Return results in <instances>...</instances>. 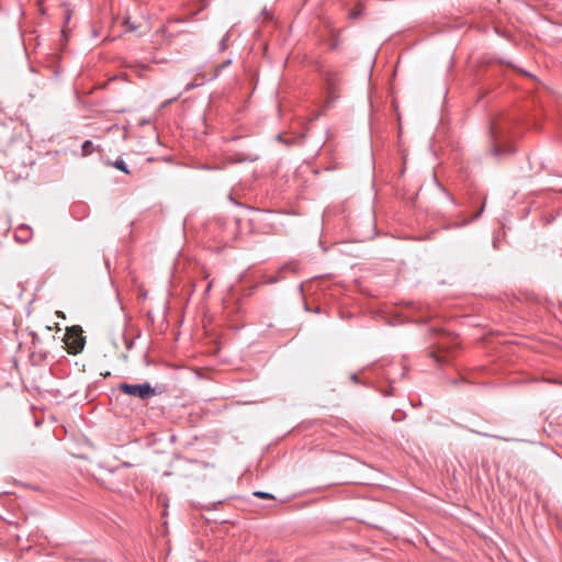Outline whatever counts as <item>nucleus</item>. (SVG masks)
<instances>
[{"label":"nucleus","instance_id":"1","mask_svg":"<svg viewBox=\"0 0 562 562\" xmlns=\"http://www.w3.org/2000/svg\"><path fill=\"white\" fill-rule=\"evenodd\" d=\"M305 277V266L296 259H291L279 266L276 276L271 277L268 281H283Z\"/></svg>","mask_w":562,"mask_h":562},{"label":"nucleus","instance_id":"2","mask_svg":"<svg viewBox=\"0 0 562 562\" xmlns=\"http://www.w3.org/2000/svg\"><path fill=\"white\" fill-rule=\"evenodd\" d=\"M64 341L69 353L77 355L81 352L86 344V338L82 336L81 327L71 326L67 328Z\"/></svg>","mask_w":562,"mask_h":562},{"label":"nucleus","instance_id":"3","mask_svg":"<svg viewBox=\"0 0 562 562\" xmlns=\"http://www.w3.org/2000/svg\"><path fill=\"white\" fill-rule=\"evenodd\" d=\"M119 390L126 395L138 397L140 400H148L156 394L155 390L148 382L142 384L121 383L119 385Z\"/></svg>","mask_w":562,"mask_h":562},{"label":"nucleus","instance_id":"4","mask_svg":"<svg viewBox=\"0 0 562 562\" xmlns=\"http://www.w3.org/2000/svg\"><path fill=\"white\" fill-rule=\"evenodd\" d=\"M321 74L327 83L328 90L330 93H334L340 83L339 74L333 69H324L321 71Z\"/></svg>","mask_w":562,"mask_h":562},{"label":"nucleus","instance_id":"5","mask_svg":"<svg viewBox=\"0 0 562 562\" xmlns=\"http://www.w3.org/2000/svg\"><path fill=\"white\" fill-rule=\"evenodd\" d=\"M237 300L238 299H235V289H234V286L232 284L228 285V288L226 290V294L222 299L224 307L228 308L229 305L234 304L235 301H237Z\"/></svg>","mask_w":562,"mask_h":562},{"label":"nucleus","instance_id":"6","mask_svg":"<svg viewBox=\"0 0 562 562\" xmlns=\"http://www.w3.org/2000/svg\"><path fill=\"white\" fill-rule=\"evenodd\" d=\"M105 165H106V166L114 167V168H116L117 170H120V171H122V172H124V173H126V175H130V173H131V171H130V169H128V167H127L126 162H125V161H124V159H123V158H121V157L116 158L114 161H106V162H105Z\"/></svg>","mask_w":562,"mask_h":562},{"label":"nucleus","instance_id":"7","mask_svg":"<svg viewBox=\"0 0 562 562\" xmlns=\"http://www.w3.org/2000/svg\"><path fill=\"white\" fill-rule=\"evenodd\" d=\"M95 149L97 148L91 140H85L81 146V156L87 157L91 155Z\"/></svg>","mask_w":562,"mask_h":562},{"label":"nucleus","instance_id":"8","mask_svg":"<svg viewBox=\"0 0 562 562\" xmlns=\"http://www.w3.org/2000/svg\"><path fill=\"white\" fill-rule=\"evenodd\" d=\"M364 11V5L362 3H358L355 9H352L349 13L351 19H358L362 12Z\"/></svg>","mask_w":562,"mask_h":562},{"label":"nucleus","instance_id":"9","mask_svg":"<svg viewBox=\"0 0 562 562\" xmlns=\"http://www.w3.org/2000/svg\"><path fill=\"white\" fill-rule=\"evenodd\" d=\"M483 209H484V204H482V206H481V207H480L475 213H473V214H472V216H471V218H470V220H463V221H461V220L459 218V226H461V225H465V224L470 223L471 221H473V220H475V218L480 217V215H481V214H482V212H483Z\"/></svg>","mask_w":562,"mask_h":562},{"label":"nucleus","instance_id":"10","mask_svg":"<svg viewBox=\"0 0 562 562\" xmlns=\"http://www.w3.org/2000/svg\"><path fill=\"white\" fill-rule=\"evenodd\" d=\"M254 495L258 498H262V499H272L273 498V495L270 494V493H267V492H261V491H257L254 493Z\"/></svg>","mask_w":562,"mask_h":562},{"label":"nucleus","instance_id":"11","mask_svg":"<svg viewBox=\"0 0 562 562\" xmlns=\"http://www.w3.org/2000/svg\"><path fill=\"white\" fill-rule=\"evenodd\" d=\"M228 34L226 33L220 42V49L225 50L227 48Z\"/></svg>","mask_w":562,"mask_h":562},{"label":"nucleus","instance_id":"12","mask_svg":"<svg viewBox=\"0 0 562 562\" xmlns=\"http://www.w3.org/2000/svg\"><path fill=\"white\" fill-rule=\"evenodd\" d=\"M258 159H259V156L255 155V156H245V157H243V158H240V159H238V160H239V161H246V160H248V161H251V162H252V161H256V160H258Z\"/></svg>","mask_w":562,"mask_h":562},{"label":"nucleus","instance_id":"13","mask_svg":"<svg viewBox=\"0 0 562 562\" xmlns=\"http://www.w3.org/2000/svg\"><path fill=\"white\" fill-rule=\"evenodd\" d=\"M231 63H232V60H231V59H228V60L224 61L223 64L218 65V66L216 67V72L221 71L222 69H224V68H225L226 66H228Z\"/></svg>","mask_w":562,"mask_h":562},{"label":"nucleus","instance_id":"14","mask_svg":"<svg viewBox=\"0 0 562 562\" xmlns=\"http://www.w3.org/2000/svg\"><path fill=\"white\" fill-rule=\"evenodd\" d=\"M350 380L355 383H359V378L356 373L350 374Z\"/></svg>","mask_w":562,"mask_h":562},{"label":"nucleus","instance_id":"15","mask_svg":"<svg viewBox=\"0 0 562 562\" xmlns=\"http://www.w3.org/2000/svg\"><path fill=\"white\" fill-rule=\"evenodd\" d=\"M211 288H212V283H206V286H205L204 293H205V294H209V293H210V291H211Z\"/></svg>","mask_w":562,"mask_h":562},{"label":"nucleus","instance_id":"16","mask_svg":"<svg viewBox=\"0 0 562 562\" xmlns=\"http://www.w3.org/2000/svg\"><path fill=\"white\" fill-rule=\"evenodd\" d=\"M304 281L312 282V281H318V280H317V277H308Z\"/></svg>","mask_w":562,"mask_h":562},{"label":"nucleus","instance_id":"17","mask_svg":"<svg viewBox=\"0 0 562 562\" xmlns=\"http://www.w3.org/2000/svg\"><path fill=\"white\" fill-rule=\"evenodd\" d=\"M431 356L436 358V361H437V362H440V361H441V360H440L439 358H437V356H435L434 353H431Z\"/></svg>","mask_w":562,"mask_h":562},{"label":"nucleus","instance_id":"18","mask_svg":"<svg viewBox=\"0 0 562 562\" xmlns=\"http://www.w3.org/2000/svg\"><path fill=\"white\" fill-rule=\"evenodd\" d=\"M498 153H499V151H498V149H497V148H495V149H494V154H495V155H498Z\"/></svg>","mask_w":562,"mask_h":562},{"label":"nucleus","instance_id":"19","mask_svg":"<svg viewBox=\"0 0 562 562\" xmlns=\"http://www.w3.org/2000/svg\"><path fill=\"white\" fill-rule=\"evenodd\" d=\"M300 291L303 292V283L300 285Z\"/></svg>","mask_w":562,"mask_h":562}]
</instances>
